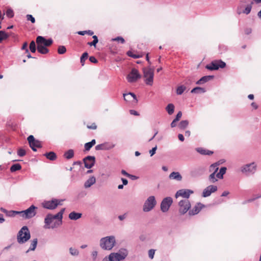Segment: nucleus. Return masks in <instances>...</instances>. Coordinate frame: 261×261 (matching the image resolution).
<instances>
[{"mask_svg":"<svg viewBox=\"0 0 261 261\" xmlns=\"http://www.w3.org/2000/svg\"><path fill=\"white\" fill-rule=\"evenodd\" d=\"M53 220L54 219L52 218V214L50 213L47 214L44 219L45 225L44 226V228L45 229L52 228L53 224H52Z\"/></svg>","mask_w":261,"mask_h":261,"instance_id":"412c9836","label":"nucleus"},{"mask_svg":"<svg viewBox=\"0 0 261 261\" xmlns=\"http://www.w3.org/2000/svg\"><path fill=\"white\" fill-rule=\"evenodd\" d=\"M196 151L202 155H211L214 153V152L202 147L196 148Z\"/></svg>","mask_w":261,"mask_h":261,"instance_id":"b1692460","label":"nucleus"},{"mask_svg":"<svg viewBox=\"0 0 261 261\" xmlns=\"http://www.w3.org/2000/svg\"><path fill=\"white\" fill-rule=\"evenodd\" d=\"M29 48H30V51L32 53H34L36 52V44H35V42L33 40L31 42V43L30 44Z\"/></svg>","mask_w":261,"mask_h":261,"instance_id":"a18cd8bd","label":"nucleus"},{"mask_svg":"<svg viewBox=\"0 0 261 261\" xmlns=\"http://www.w3.org/2000/svg\"><path fill=\"white\" fill-rule=\"evenodd\" d=\"M253 4V2H251L250 4H248L246 7H245V9L242 10V11H240L241 8H242L243 6L240 5L238 6L237 8V13L239 14H240L241 13H244L245 14H248L250 13L251 9H252V5Z\"/></svg>","mask_w":261,"mask_h":261,"instance_id":"aec40b11","label":"nucleus"},{"mask_svg":"<svg viewBox=\"0 0 261 261\" xmlns=\"http://www.w3.org/2000/svg\"><path fill=\"white\" fill-rule=\"evenodd\" d=\"M44 155L47 159L52 161H55L57 158V156L56 153L54 151H49L48 152H46L45 154H44Z\"/></svg>","mask_w":261,"mask_h":261,"instance_id":"cd10ccee","label":"nucleus"},{"mask_svg":"<svg viewBox=\"0 0 261 261\" xmlns=\"http://www.w3.org/2000/svg\"><path fill=\"white\" fill-rule=\"evenodd\" d=\"M27 46H28V43L27 42H25L22 47H21V49L22 50H25V52L26 53H29V49L28 48H27Z\"/></svg>","mask_w":261,"mask_h":261,"instance_id":"6e6d98bb","label":"nucleus"},{"mask_svg":"<svg viewBox=\"0 0 261 261\" xmlns=\"http://www.w3.org/2000/svg\"><path fill=\"white\" fill-rule=\"evenodd\" d=\"M178 205L179 206V212L181 214L186 213L191 207V204L188 199L180 200Z\"/></svg>","mask_w":261,"mask_h":261,"instance_id":"ddd939ff","label":"nucleus"},{"mask_svg":"<svg viewBox=\"0 0 261 261\" xmlns=\"http://www.w3.org/2000/svg\"><path fill=\"white\" fill-rule=\"evenodd\" d=\"M174 106L172 103H169L167 105L166 108V110L169 115H171L173 113L174 111Z\"/></svg>","mask_w":261,"mask_h":261,"instance_id":"58836bf2","label":"nucleus"},{"mask_svg":"<svg viewBox=\"0 0 261 261\" xmlns=\"http://www.w3.org/2000/svg\"><path fill=\"white\" fill-rule=\"evenodd\" d=\"M26 151L23 148H19L17 151V154L19 156H23L25 155Z\"/></svg>","mask_w":261,"mask_h":261,"instance_id":"3c124183","label":"nucleus"},{"mask_svg":"<svg viewBox=\"0 0 261 261\" xmlns=\"http://www.w3.org/2000/svg\"><path fill=\"white\" fill-rule=\"evenodd\" d=\"M126 54L128 56L133 58L134 59H138L142 57L141 55L139 54H135L130 50H128Z\"/></svg>","mask_w":261,"mask_h":261,"instance_id":"c03bdc74","label":"nucleus"},{"mask_svg":"<svg viewBox=\"0 0 261 261\" xmlns=\"http://www.w3.org/2000/svg\"><path fill=\"white\" fill-rule=\"evenodd\" d=\"M193 191L189 189H181L177 191L175 194V197L177 198L178 196H181L188 199L191 194L193 193Z\"/></svg>","mask_w":261,"mask_h":261,"instance_id":"a211bd4d","label":"nucleus"},{"mask_svg":"<svg viewBox=\"0 0 261 261\" xmlns=\"http://www.w3.org/2000/svg\"><path fill=\"white\" fill-rule=\"evenodd\" d=\"M156 149L157 146H155V147H153L151 150H149V153L151 156H153L155 153Z\"/></svg>","mask_w":261,"mask_h":261,"instance_id":"13d9d810","label":"nucleus"},{"mask_svg":"<svg viewBox=\"0 0 261 261\" xmlns=\"http://www.w3.org/2000/svg\"><path fill=\"white\" fill-rule=\"evenodd\" d=\"M63 201V199H56L55 198V203H57V207H58V206L59 205H62V202Z\"/></svg>","mask_w":261,"mask_h":261,"instance_id":"680f3d73","label":"nucleus"},{"mask_svg":"<svg viewBox=\"0 0 261 261\" xmlns=\"http://www.w3.org/2000/svg\"><path fill=\"white\" fill-rule=\"evenodd\" d=\"M156 204V201L154 196H149L145 201L143 210L144 212H148L150 211Z\"/></svg>","mask_w":261,"mask_h":261,"instance_id":"423d86ee","label":"nucleus"},{"mask_svg":"<svg viewBox=\"0 0 261 261\" xmlns=\"http://www.w3.org/2000/svg\"><path fill=\"white\" fill-rule=\"evenodd\" d=\"M217 187L214 185H210L205 188L202 192V196L203 197H208L211 195L212 193H214L217 191Z\"/></svg>","mask_w":261,"mask_h":261,"instance_id":"6ab92c4d","label":"nucleus"},{"mask_svg":"<svg viewBox=\"0 0 261 261\" xmlns=\"http://www.w3.org/2000/svg\"><path fill=\"white\" fill-rule=\"evenodd\" d=\"M214 78V75H206L202 76L201 79V81H202L203 84L205 83L206 82L213 80Z\"/></svg>","mask_w":261,"mask_h":261,"instance_id":"37998d69","label":"nucleus"},{"mask_svg":"<svg viewBox=\"0 0 261 261\" xmlns=\"http://www.w3.org/2000/svg\"><path fill=\"white\" fill-rule=\"evenodd\" d=\"M87 127L89 129H95L97 128V125L95 123H93L91 125H87Z\"/></svg>","mask_w":261,"mask_h":261,"instance_id":"e2e57ef3","label":"nucleus"},{"mask_svg":"<svg viewBox=\"0 0 261 261\" xmlns=\"http://www.w3.org/2000/svg\"><path fill=\"white\" fill-rule=\"evenodd\" d=\"M6 15L9 18H12L14 16L13 11L11 9H8L6 11Z\"/></svg>","mask_w":261,"mask_h":261,"instance_id":"8fccbe9b","label":"nucleus"},{"mask_svg":"<svg viewBox=\"0 0 261 261\" xmlns=\"http://www.w3.org/2000/svg\"><path fill=\"white\" fill-rule=\"evenodd\" d=\"M63 156L67 160L72 158L74 156L73 150L71 149L65 151L63 154Z\"/></svg>","mask_w":261,"mask_h":261,"instance_id":"c756f323","label":"nucleus"},{"mask_svg":"<svg viewBox=\"0 0 261 261\" xmlns=\"http://www.w3.org/2000/svg\"><path fill=\"white\" fill-rule=\"evenodd\" d=\"M21 169V166L20 164L16 163L13 164L10 167V171L14 172L15 171L20 170Z\"/></svg>","mask_w":261,"mask_h":261,"instance_id":"e433bc0d","label":"nucleus"},{"mask_svg":"<svg viewBox=\"0 0 261 261\" xmlns=\"http://www.w3.org/2000/svg\"><path fill=\"white\" fill-rule=\"evenodd\" d=\"M121 253H111L110 258L114 260V261H121L124 259L127 255V251L125 249L120 250Z\"/></svg>","mask_w":261,"mask_h":261,"instance_id":"9b49d317","label":"nucleus"},{"mask_svg":"<svg viewBox=\"0 0 261 261\" xmlns=\"http://www.w3.org/2000/svg\"><path fill=\"white\" fill-rule=\"evenodd\" d=\"M206 92V90L205 88L200 87H196L194 88L191 91V93H203Z\"/></svg>","mask_w":261,"mask_h":261,"instance_id":"2f4dec72","label":"nucleus"},{"mask_svg":"<svg viewBox=\"0 0 261 261\" xmlns=\"http://www.w3.org/2000/svg\"><path fill=\"white\" fill-rule=\"evenodd\" d=\"M143 75L145 78V84L149 86H152L153 82L154 69L150 67H145L143 69Z\"/></svg>","mask_w":261,"mask_h":261,"instance_id":"7ed1b4c3","label":"nucleus"},{"mask_svg":"<svg viewBox=\"0 0 261 261\" xmlns=\"http://www.w3.org/2000/svg\"><path fill=\"white\" fill-rule=\"evenodd\" d=\"M17 214L19 215V211H8V212L6 215L9 217H14Z\"/></svg>","mask_w":261,"mask_h":261,"instance_id":"09e8293b","label":"nucleus"},{"mask_svg":"<svg viewBox=\"0 0 261 261\" xmlns=\"http://www.w3.org/2000/svg\"><path fill=\"white\" fill-rule=\"evenodd\" d=\"M36 43L37 44H40L44 46L47 47L50 46L53 44V40L51 38L46 39L43 36H39L36 38Z\"/></svg>","mask_w":261,"mask_h":261,"instance_id":"f3484780","label":"nucleus"},{"mask_svg":"<svg viewBox=\"0 0 261 261\" xmlns=\"http://www.w3.org/2000/svg\"><path fill=\"white\" fill-rule=\"evenodd\" d=\"M226 63L221 60H215L206 65L205 68L210 70H217L219 68H224Z\"/></svg>","mask_w":261,"mask_h":261,"instance_id":"39448f33","label":"nucleus"},{"mask_svg":"<svg viewBox=\"0 0 261 261\" xmlns=\"http://www.w3.org/2000/svg\"><path fill=\"white\" fill-rule=\"evenodd\" d=\"M189 124V121L187 120L181 121L179 124L178 127L181 129H185Z\"/></svg>","mask_w":261,"mask_h":261,"instance_id":"4c0bfd02","label":"nucleus"},{"mask_svg":"<svg viewBox=\"0 0 261 261\" xmlns=\"http://www.w3.org/2000/svg\"><path fill=\"white\" fill-rule=\"evenodd\" d=\"M203 206L204 205L200 202L197 203V204L191 210L189 211V214L190 215H195L197 214Z\"/></svg>","mask_w":261,"mask_h":261,"instance_id":"4be33fe9","label":"nucleus"},{"mask_svg":"<svg viewBox=\"0 0 261 261\" xmlns=\"http://www.w3.org/2000/svg\"><path fill=\"white\" fill-rule=\"evenodd\" d=\"M30 238L31 234L28 227L27 226H24L18 231L17 240L19 244H23L27 242Z\"/></svg>","mask_w":261,"mask_h":261,"instance_id":"f03ea898","label":"nucleus"},{"mask_svg":"<svg viewBox=\"0 0 261 261\" xmlns=\"http://www.w3.org/2000/svg\"><path fill=\"white\" fill-rule=\"evenodd\" d=\"M10 35L9 34L7 33L4 31H0V43H2L4 40L8 39L10 37Z\"/></svg>","mask_w":261,"mask_h":261,"instance_id":"c9c22d12","label":"nucleus"},{"mask_svg":"<svg viewBox=\"0 0 261 261\" xmlns=\"http://www.w3.org/2000/svg\"><path fill=\"white\" fill-rule=\"evenodd\" d=\"M227 168L225 167H222L220 168L219 172L216 174V177L219 179H222L223 175L225 174Z\"/></svg>","mask_w":261,"mask_h":261,"instance_id":"473e14b6","label":"nucleus"},{"mask_svg":"<svg viewBox=\"0 0 261 261\" xmlns=\"http://www.w3.org/2000/svg\"><path fill=\"white\" fill-rule=\"evenodd\" d=\"M27 20L31 21L32 23L35 22V18L31 14H27L26 16Z\"/></svg>","mask_w":261,"mask_h":261,"instance_id":"864d4df0","label":"nucleus"},{"mask_svg":"<svg viewBox=\"0 0 261 261\" xmlns=\"http://www.w3.org/2000/svg\"><path fill=\"white\" fill-rule=\"evenodd\" d=\"M114 41H120L122 44H123L125 42V40L122 37L118 36L115 38L113 39Z\"/></svg>","mask_w":261,"mask_h":261,"instance_id":"4d7b16f0","label":"nucleus"},{"mask_svg":"<svg viewBox=\"0 0 261 261\" xmlns=\"http://www.w3.org/2000/svg\"><path fill=\"white\" fill-rule=\"evenodd\" d=\"M256 170V165L254 162L245 165L241 168V172L247 175L254 173Z\"/></svg>","mask_w":261,"mask_h":261,"instance_id":"0eeeda50","label":"nucleus"},{"mask_svg":"<svg viewBox=\"0 0 261 261\" xmlns=\"http://www.w3.org/2000/svg\"><path fill=\"white\" fill-rule=\"evenodd\" d=\"M170 179L180 181L182 179V176L178 172H172L169 176Z\"/></svg>","mask_w":261,"mask_h":261,"instance_id":"a878e982","label":"nucleus"},{"mask_svg":"<svg viewBox=\"0 0 261 261\" xmlns=\"http://www.w3.org/2000/svg\"><path fill=\"white\" fill-rule=\"evenodd\" d=\"M96 141L95 139H93L91 141L87 142L85 144L84 147L85 151H89L90 149L95 144Z\"/></svg>","mask_w":261,"mask_h":261,"instance_id":"7c9ffc66","label":"nucleus"},{"mask_svg":"<svg viewBox=\"0 0 261 261\" xmlns=\"http://www.w3.org/2000/svg\"><path fill=\"white\" fill-rule=\"evenodd\" d=\"M89 59L91 63H97L98 62V60L96 59V58L94 56H90Z\"/></svg>","mask_w":261,"mask_h":261,"instance_id":"bf43d9fd","label":"nucleus"},{"mask_svg":"<svg viewBox=\"0 0 261 261\" xmlns=\"http://www.w3.org/2000/svg\"><path fill=\"white\" fill-rule=\"evenodd\" d=\"M252 32V30L251 28H247L245 30V33L246 35H249Z\"/></svg>","mask_w":261,"mask_h":261,"instance_id":"774afa93","label":"nucleus"},{"mask_svg":"<svg viewBox=\"0 0 261 261\" xmlns=\"http://www.w3.org/2000/svg\"><path fill=\"white\" fill-rule=\"evenodd\" d=\"M114 147V145H110L108 143H105L100 144H98L95 146L96 150H109L113 148Z\"/></svg>","mask_w":261,"mask_h":261,"instance_id":"5701e85b","label":"nucleus"},{"mask_svg":"<svg viewBox=\"0 0 261 261\" xmlns=\"http://www.w3.org/2000/svg\"><path fill=\"white\" fill-rule=\"evenodd\" d=\"M37 51L41 54H46L49 52V49L46 47L40 44H37Z\"/></svg>","mask_w":261,"mask_h":261,"instance_id":"393cba45","label":"nucleus"},{"mask_svg":"<svg viewBox=\"0 0 261 261\" xmlns=\"http://www.w3.org/2000/svg\"><path fill=\"white\" fill-rule=\"evenodd\" d=\"M129 113L131 115H135V116H139V113L138 112H137L136 111L134 110H129Z\"/></svg>","mask_w":261,"mask_h":261,"instance_id":"0e129e2a","label":"nucleus"},{"mask_svg":"<svg viewBox=\"0 0 261 261\" xmlns=\"http://www.w3.org/2000/svg\"><path fill=\"white\" fill-rule=\"evenodd\" d=\"M220 165V164L218 162L214 163L212 164L210 166L209 170L210 172L212 171V168H216L215 171L211 173L209 176V180L212 182L215 183L217 181V179L216 178L215 176H216V173L218 171L219 168L218 166Z\"/></svg>","mask_w":261,"mask_h":261,"instance_id":"dca6fc26","label":"nucleus"},{"mask_svg":"<svg viewBox=\"0 0 261 261\" xmlns=\"http://www.w3.org/2000/svg\"><path fill=\"white\" fill-rule=\"evenodd\" d=\"M70 254L72 256H77L79 254V250L73 247H70L69 249Z\"/></svg>","mask_w":261,"mask_h":261,"instance_id":"79ce46f5","label":"nucleus"},{"mask_svg":"<svg viewBox=\"0 0 261 261\" xmlns=\"http://www.w3.org/2000/svg\"><path fill=\"white\" fill-rule=\"evenodd\" d=\"M57 204V203H55V198H53L50 200H44L41 203L43 208L50 210L56 209Z\"/></svg>","mask_w":261,"mask_h":261,"instance_id":"2eb2a0df","label":"nucleus"},{"mask_svg":"<svg viewBox=\"0 0 261 261\" xmlns=\"http://www.w3.org/2000/svg\"><path fill=\"white\" fill-rule=\"evenodd\" d=\"M95 182L96 178L94 176H92L85 182L84 187L85 188H89L95 184Z\"/></svg>","mask_w":261,"mask_h":261,"instance_id":"bb28decb","label":"nucleus"},{"mask_svg":"<svg viewBox=\"0 0 261 261\" xmlns=\"http://www.w3.org/2000/svg\"><path fill=\"white\" fill-rule=\"evenodd\" d=\"M261 198V194L256 195L254 198L249 199L247 200V201H244L243 202V204H245L247 202H252V201H254L255 200H256L258 198Z\"/></svg>","mask_w":261,"mask_h":261,"instance_id":"603ef678","label":"nucleus"},{"mask_svg":"<svg viewBox=\"0 0 261 261\" xmlns=\"http://www.w3.org/2000/svg\"><path fill=\"white\" fill-rule=\"evenodd\" d=\"M37 209L36 206L32 205L25 210L19 211V215L24 219H29L36 215V210Z\"/></svg>","mask_w":261,"mask_h":261,"instance_id":"20e7f679","label":"nucleus"},{"mask_svg":"<svg viewBox=\"0 0 261 261\" xmlns=\"http://www.w3.org/2000/svg\"><path fill=\"white\" fill-rule=\"evenodd\" d=\"M82 213L72 212L69 214V218L71 220H76L82 217Z\"/></svg>","mask_w":261,"mask_h":261,"instance_id":"c85d7f7f","label":"nucleus"},{"mask_svg":"<svg viewBox=\"0 0 261 261\" xmlns=\"http://www.w3.org/2000/svg\"><path fill=\"white\" fill-rule=\"evenodd\" d=\"M116 243L115 237L111 236L102 238L100 240V246L103 250H110Z\"/></svg>","mask_w":261,"mask_h":261,"instance_id":"f257e3e1","label":"nucleus"},{"mask_svg":"<svg viewBox=\"0 0 261 261\" xmlns=\"http://www.w3.org/2000/svg\"><path fill=\"white\" fill-rule=\"evenodd\" d=\"M155 250L153 249H151L148 251V256L150 258L153 259L154 257Z\"/></svg>","mask_w":261,"mask_h":261,"instance_id":"5fc2aeb1","label":"nucleus"},{"mask_svg":"<svg viewBox=\"0 0 261 261\" xmlns=\"http://www.w3.org/2000/svg\"><path fill=\"white\" fill-rule=\"evenodd\" d=\"M38 240L37 238L33 239L32 241L31 244L30 245L29 249L26 251V253H28L30 251H34L35 250L37 245Z\"/></svg>","mask_w":261,"mask_h":261,"instance_id":"f704fd0d","label":"nucleus"},{"mask_svg":"<svg viewBox=\"0 0 261 261\" xmlns=\"http://www.w3.org/2000/svg\"><path fill=\"white\" fill-rule=\"evenodd\" d=\"M186 88L185 86L181 85L177 87L176 89V93L177 95H181Z\"/></svg>","mask_w":261,"mask_h":261,"instance_id":"49530a36","label":"nucleus"},{"mask_svg":"<svg viewBox=\"0 0 261 261\" xmlns=\"http://www.w3.org/2000/svg\"><path fill=\"white\" fill-rule=\"evenodd\" d=\"M27 140L28 141L30 147L34 151H37V148H42V145L41 142L38 140L35 139L33 135H30Z\"/></svg>","mask_w":261,"mask_h":261,"instance_id":"6e6552de","label":"nucleus"},{"mask_svg":"<svg viewBox=\"0 0 261 261\" xmlns=\"http://www.w3.org/2000/svg\"><path fill=\"white\" fill-rule=\"evenodd\" d=\"M85 167L87 169H91L95 164V157L94 156L88 155L83 160Z\"/></svg>","mask_w":261,"mask_h":261,"instance_id":"4468645a","label":"nucleus"},{"mask_svg":"<svg viewBox=\"0 0 261 261\" xmlns=\"http://www.w3.org/2000/svg\"><path fill=\"white\" fill-rule=\"evenodd\" d=\"M126 217V214H124L123 215H119L118 216V219L121 220V221H122L124 219H125V218Z\"/></svg>","mask_w":261,"mask_h":261,"instance_id":"338daca9","label":"nucleus"},{"mask_svg":"<svg viewBox=\"0 0 261 261\" xmlns=\"http://www.w3.org/2000/svg\"><path fill=\"white\" fill-rule=\"evenodd\" d=\"M93 40L92 42H89L87 43V44L90 46H93L94 47H96V44L98 42V39L97 36L94 35L92 37Z\"/></svg>","mask_w":261,"mask_h":261,"instance_id":"ea45409f","label":"nucleus"},{"mask_svg":"<svg viewBox=\"0 0 261 261\" xmlns=\"http://www.w3.org/2000/svg\"><path fill=\"white\" fill-rule=\"evenodd\" d=\"M181 116H182V113L181 111H179L177 113V114H176V117L174 119H175L176 121H179L180 118L181 117Z\"/></svg>","mask_w":261,"mask_h":261,"instance_id":"052dcab7","label":"nucleus"},{"mask_svg":"<svg viewBox=\"0 0 261 261\" xmlns=\"http://www.w3.org/2000/svg\"><path fill=\"white\" fill-rule=\"evenodd\" d=\"M141 77V75L139 73L138 70L134 68L131 70L130 72L127 76V80L129 83H135L138 79Z\"/></svg>","mask_w":261,"mask_h":261,"instance_id":"9d476101","label":"nucleus"},{"mask_svg":"<svg viewBox=\"0 0 261 261\" xmlns=\"http://www.w3.org/2000/svg\"><path fill=\"white\" fill-rule=\"evenodd\" d=\"M128 177L130 178L132 180H136L138 178V176H137L136 175H132L130 174H129Z\"/></svg>","mask_w":261,"mask_h":261,"instance_id":"69168bd1","label":"nucleus"},{"mask_svg":"<svg viewBox=\"0 0 261 261\" xmlns=\"http://www.w3.org/2000/svg\"><path fill=\"white\" fill-rule=\"evenodd\" d=\"M65 211V208H62L57 214L55 215H52L53 219L54 220H57V221L53 224L52 229L57 228L62 224L63 215Z\"/></svg>","mask_w":261,"mask_h":261,"instance_id":"1a4fd4ad","label":"nucleus"},{"mask_svg":"<svg viewBox=\"0 0 261 261\" xmlns=\"http://www.w3.org/2000/svg\"><path fill=\"white\" fill-rule=\"evenodd\" d=\"M88 58V53L87 52L84 53L81 57L80 61L82 66H84L85 64V61Z\"/></svg>","mask_w":261,"mask_h":261,"instance_id":"a19ab883","label":"nucleus"},{"mask_svg":"<svg viewBox=\"0 0 261 261\" xmlns=\"http://www.w3.org/2000/svg\"><path fill=\"white\" fill-rule=\"evenodd\" d=\"M173 202V199L171 197H167L164 198L161 203V210L164 212H167Z\"/></svg>","mask_w":261,"mask_h":261,"instance_id":"f8f14e48","label":"nucleus"},{"mask_svg":"<svg viewBox=\"0 0 261 261\" xmlns=\"http://www.w3.org/2000/svg\"><path fill=\"white\" fill-rule=\"evenodd\" d=\"M130 96L131 98H133L134 99H135L136 101H138L136 95L132 92H129L128 93H125L123 94V97L124 100L126 101H130V99L129 98H127V97H129Z\"/></svg>","mask_w":261,"mask_h":261,"instance_id":"72a5a7b5","label":"nucleus"},{"mask_svg":"<svg viewBox=\"0 0 261 261\" xmlns=\"http://www.w3.org/2000/svg\"><path fill=\"white\" fill-rule=\"evenodd\" d=\"M66 51V48L65 46L63 45H60L58 47V53L59 54L62 55L65 53Z\"/></svg>","mask_w":261,"mask_h":261,"instance_id":"de8ad7c7","label":"nucleus"}]
</instances>
